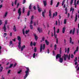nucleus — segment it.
<instances>
[{
    "label": "nucleus",
    "mask_w": 79,
    "mask_h": 79,
    "mask_svg": "<svg viewBox=\"0 0 79 79\" xmlns=\"http://www.w3.org/2000/svg\"><path fill=\"white\" fill-rule=\"evenodd\" d=\"M75 32V28H74L73 30H70V34H72H72L73 35H74V34Z\"/></svg>",
    "instance_id": "obj_5"
},
{
    "label": "nucleus",
    "mask_w": 79,
    "mask_h": 79,
    "mask_svg": "<svg viewBox=\"0 0 79 79\" xmlns=\"http://www.w3.org/2000/svg\"><path fill=\"white\" fill-rule=\"evenodd\" d=\"M21 41H19V45H21Z\"/></svg>",
    "instance_id": "obj_62"
},
{
    "label": "nucleus",
    "mask_w": 79,
    "mask_h": 79,
    "mask_svg": "<svg viewBox=\"0 0 79 79\" xmlns=\"http://www.w3.org/2000/svg\"><path fill=\"white\" fill-rule=\"evenodd\" d=\"M32 7V4H30V6H29V8L30 10H31V8Z\"/></svg>",
    "instance_id": "obj_37"
},
{
    "label": "nucleus",
    "mask_w": 79,
    "mask_h": 79,
    "mask_svg": "<svg viewBox=\"0 0 79 79\" xmlns=\"http://www.w3.org/2000/svg\"><path fill=\"white\" fill-rule=\"evenodd\" d=\"M25 10V7H24L23 8V13H24V10Z\"/></svg>",
    "instance_id": "obj_40"
},
{
    "label": "nucleus",
    "mask_w": 79,
    "mask_h": 79,
    "mask_svg": "<svg viewBox=\"0 0 79 79\" xmlns=\"http://www.w3.org/2000/svg\"><path fill=\"white\" fill-rule=\"evenodd\" d=\"M33 57L34 58L35 57V53H34L33 55Z\"/></svg>",
    "instance_id": "obj_36"
},
{
    "label": "nucleus",
    "mask_w": 79,
    "mask_h": 79,
    "mask_svg": "<svg viewBox=\"0 0 79 79\" xmlns=\"http://www.w3.org/2000/svg\"><path fill=\"white\" fill-rule=\"evenodd\" d=\"M65 53H66V52H67V53L68 54L69 53V48H68L67 49L66 48H65Z\"/></svg>",
    "instance_id": "obj_4"
},
{
    "label": "nucleus",
    "mask_w": 79,
    "mask_h": 79,
    "mask_svg": "<svg viewBox=\"0 0 79 79\" xmlns=\"http://www.w3.org/2000/svg\"><path fill=\"white\" fill-rule=\"evenodd\" d=\"M2 49V47L1 46H0V54L2 53V51H1V49Z\"/></svg>",
    "instance_id": "obj_51"
},
{
    "label": "nucleus",
    "mask_w": 79,
    "mask_h": 79,
    "mask_svg": "<svg viewBox=\"0 0 79 79\" xmlns=\"http://www.w3.org/2000/svg\"><path fill=\"white\" fill-rule=\"evenodd\" d=\"M37 7L39 12L40 13L41 11H42V9L40 8V7H39V5H37Z\"/></svg>",
    "instance_id": "obj_9"
},
{
    "label": "nucleus",
    "mask_w": 79,
    "mask_h": 79,
    "mask_svg": "<svg viewBox=\"0 0 79 79\" xmlns=\"http://www.w3.org/2000/svg\"><path fill=\"white\" fill-rule=\"evenodd\" d=\"M27 70L25 71L26 74L24 77V79H26L27 77V76L29 75V69L28 68H27Z\"/></svg>",
    "instance_id": "obj_2"
},
{
    "label": "nucleus",
    "mask_w": 79,
    "mask_h": 79,
    "mask_svg": "<svg viewBox=\"0 0 79 79\" xmlns=\"http://www.w3.org/2000/svg\"><path fill=\"white\" fill-rule=\"evenodd\" d=\"M58 23H59L58 25L60 26V21H59Z\"/></svg>",
    "instance_id": "obj_64"
},
{
    "label": "nucleus",
    "mask_w": 79,
    "mask_h": 79,
    "mask_svg": "<svg viewBox=\"0 0 79 79\" xmlns=\"http://www.w3.org/2000/svg\"><path fill=\"white\" fill-rule=\"evenodd\" d=\"M21 70H20L18 72V74H20L21 73Z\"/></svg>",
    "instance_id": "obj_52"
},
{
    "label": "nucleus",
    "mask_w": 79,
    "mask_h": 79,
    "mask_svg": "<svg viewBox=\"0 0 79 79\" xmlns=\"http://www.w3.org/2000/svg\"><path fill=\"white\" fill-rule=\"evenodd\" d=\"M25 48H26V46H25V45H23V46H22L21 48V51H23V50H24Z\"/></svg>",
    "instance_id": "obj_12"
},
{
    "label": "nucleus",
    "mask_w": 79,
    "mask_h": 79,
    "mask_svg": "<svg viewBox=\"0 0 79 79\" xmlns=\"http://www.w3.org/2000/svg\"><path fill=\"white\" fill-rule=\"evenodd\" d=\"M16 3H17V0H15V5H16Z\"/></svg>",
    "instance_id": "obj_58"
},
{
    "label": "nucleus",
    "mask_w": 79,
    "mask_h": 79,
    "mask_svg": "<svg viewBox=\"0 0 79 79\" xmlns=\"http://www.w3.org/2000/svg\"><path fill=\"white\" fill-rule=\"evenodd\" d=\"M54 50H56V44H55L54 45Z\"/></svg>",
    "instance_id": "obj_38"
},
{
    "label": "nucleus",
    "mask_w": 79,
    "mask_h": 79,
    "mask_svg": "<svg viewBox=\"0 0 79 79\" xmlns=\"http://www.w3.org/2000/svg\"><path fill=\"white\" fill-rule=\"evenodd\" d=\"M2 66L1 64H0V72H2V69H3V67H1Z\"/></svg>",
    "instance_id": "obj_25"
},
{
    "label": "nucleus",
    "mask_w": 79,
    "mask_h": 79,
    "mask_svg": "<svg viewBox=\"0 0 79 79\" xmlns=\"http://www.w3.org/2000/svg\"><path fill=\"white\" fill-rule=\"evenodd\" d=\"M73 1H74V0H71V1L70 2L71 5H72V4H73Z\"/></svg>",
    "instance_id": "obj_44"
},
{
    "label": "nucleus",
    "mask_w": 79,
    "mask_h": 79,
    "mask_svg": "<svg viewBox=\"0 0 79 79\" xmlns=\"http://www.w3.org/2000/svg\"><path fill=\"white\" fill-rule=\"evenodd\" d=\"M53 29H54V36L56 38V35L55 34L56 32H55V27H53Z\"/></svg>",
    "instance_id": "obj_10"
},
{
    "label": "nucleus",
    "mask_w": 79,
    "mask_h": 79,
    "mask_svg": "<svg viewBox=\"0 0 79 79\" xmlns=\"http://www.w3.org/2000/svg\"><path fill=\"white\" fill-rule=\"evenodd\" d=\"M70 43L71 44H74V42H72V38H71V37H70Z\"/></svg>",
    "instance_id": "obj_13"
},
{
    "label": "nucleus",
    "mask_w": 79,
    "mask_h": 79,
    "mask_svg": "<svg viewBox=\"0 0 79 79\" xmlns=\"http://www.w3.org/2000/svg\"><path fill=\"white\" fill-rule=\"evenodd\" d=\"M13 29L15 32H16V26H14Z\"/></svg>",
    "instance_id": "obj_24"
},
{
    "label": "nucleus",
    "mask_w": 79,
    "mask_h": 79,
    "mask_svg": "<svg viewBox=\"0 0 79 79\" xmlns=\"http://www.w3.org/2000/svg\"><path fill=\"white\" fill-rule=\"evenodd\" d=\"M10 46L11 47H13V44L12 43V41H10Z\"/></svg>",
    "instance_id": "obj_11"
},
{
    "label": "nucleus",
    "mask_w": 79,
    "mask_h": 79,
    "mask_svg": "<svg viewBox=\"0 0 79 79\" xmlns=\"http://www.w3.org/2000/svg\"><path fill=\"white\" fill-rule=\"evenodd\" d=\"M57 33H59L60 32V29H58L56 31Z\"/></svg>",
    "instance_id": "obj_41"
},
{
    "label": "nucleus",
    "mask_w": 79,
    "mask_h": 79,
    "mask_svg": "<svg viewBox=\"0 0 79 79\" xmlns=\"http://www.w3.org/2000/svg\"><path fill=\"white\" fill-rule=\"evenodd\" d=\"M32 45H33V43L32 42H31L30 44V45L31 46H32Z\"/></svg>",
    "instance_id": "obj_59"
},
{
    "label": "nucleus",
    "mask_w": 79,
    "mask_h": 79,
    "mask_svg": "<svg viewBox=\"0 0 79 79\" xmlns=\"http://www.w3.org/2000/svg\"><path fill=\"white\" fill-rule=\"evenodd\" d=\"M65 30H66V27H63V28H62V33L63 34H64V32H65Z\"/></svg>",
    "instance_id": "obj_16"
},
{
    "label": "nucleus",
    "mask_w": 79,
    "mask_h": 79,
    "mask_svg": "<svg viewBox=\"0 0 79 79\" xmlns=\"http://www.w3.org/2000/svg\"><path fill=\"white\" fill-rule=\"evenodd\" d=\"M65 1H66V0H63V2H62V6L64 5V2H65Z\"/></svg>",
    "instance_id": "obj_35"
},
{
    "label": "nucleus",
    "mask_w": 79,
    "mask_h": 79,
    "mask_svg": "<svg viewBox=\"0 0 79 79\" xmlns=\"http://www.w3.org/2000/svg\"><path fill=\"white\" fill-rule=\"evenodd\" d=\"M74 5L75 6V8H76V6H77V4L76 3V0H74Z\"/></svg>",
    "instance_id": "obj_22"
},
{
    "label": "nucleus",
    "mask_w": 79,
    "mask_h": 79,
    "mask_svg": "<svg viewBox=\"0 0 79 79\" xmlns=\"http://www.w3.org/2000/svg\"><path fill=\"white\" fill-rule=\"evenodd\" d=\"M67 20L66 19H64V24H66V22H67Z\"/></svg>",
    "instance_id": "obj_29"
},
{
    "label": "nucleus",
    "mask_w": 79,
    "mask_h": 79,
    "mask_svg": "<svg viewBox=\"0 0 79 79\" xmlns=\"http://www.w3.org/2000/svg\"><path fill=\"white\" fill-rule=\"evenodd\" d=\"M37 30L39 32H42V29L40 27H38L37 28Z\"/></svg>",
    "instance_id": "obj_7"
},
{
    "label": "nucleus",
    "mask_w": 79,
    "mask_h": 79,
    "mask_svg": "<svg viewBox=\"0 0 79 79\" xmlns=\"http://www.w3.org/2000/svg\"><path fill=\"white\" fill-rule=\"evenodd\" d=\"M36 42H34L33 44L34 46H35V45H36Z\"/></svg>",
    "instance_id": "obj_53"
},
{
    "label": "nucleus",
    "mask_w": 79,
    "mask_h": 79,
    "mask_svg": "<svg viewBox=\"0 0 79 79\" xmlns=\"http://www.w3.org/2000/svg\"><path fill=\"white\" fill-rule=\"evenodd\" d=\"M74 8H73V7H71L70 9V11H72V13H73V11H74Z\"/></svg>",
    "instance_id": "obj_26"
},
{
    "label": "nucleus",
    "mask_w": 79,
    "mask_h": 79,
    "mask_svg": "<svg viewBox=\"0 0 79 79\" xmlns=\"http://www.w3.org/2000/svg\"><path fill=\"white\" fill-rule=\"evenodd\" d=\"M23 34L25 37H26V35H25V28H24L22 30Z\"/></svg>",
    "instance_id": "obj_20"
},
{
    "label": "nucleus",
    "mask_w": 79,
    "mask_h": 79,
    "mask_svg": "<svg viewBox=\"0 0 79 79\" xmlns=\"http://www.w3.org/2000/svg\"><path fill=\"white\" fill-rule=\"evenodd\" d=\"M45 42L46 44L47 45H49V41H48V40H45Z\"/></svg>",
    "instance_id": "obj_15"
},
{
    "label": "nucleus",
    "mask_w": 79,
    "mask_h": 79,
    "mask_svg": "<svg viewBox=\"0 0 79 79\" xmlns=\"http://www.w3.org/2000/svg\"><path fill=\"white\" fill-rule=\"evenodd\" d=\"M68 58V55L66 54V55H64V60L66 61V58Z\"/></svg>",
    "instance_id": "obj_19"
},
{
    "label": "nucleus",
    "mask_w": 79,
    "mask_h": 79,
    "mask_svg": "<svg viewBox=\"0 0 79 79\" xmlns=\"http://www.w3.org/2000/svg\"><path fill=\"white\" fill-rule=\"evenodd\" d=\"M19 3H18L17 5V8H18V7L19 6Z\"/></svg>",
    "instance_id": "obj_55"
},
{
    "label": "nucleus",
    "mask_w": 79,
    "mask_h": 79,
    "mask_svg": "<svg viewBox=\"0 0 79 79\" xmlns=\"http://www.w3.org/2000/svg\"><path fill=\"white\" fill-rule=\"evenodd\" d=\"M25 2H26V0H24L23 2V4H24V3H25Z\"/></svg>",
    "instance_id": "obj_63"
},
{
    "label": "nucleus",
    "mask_w": 79,
    "mask_h": 79,
    "mask_svg": "<svg viewBox=\"0 0 79 79\" xmlns=\"http://www.w3.org/2000/svg\"><path fill=\"white\" fill-rule=\"evenodd\" d=\"M30 27L31 29H33V27H32V25H30Z\"/></svg>",
    "instance_id": "obj_39"
},
{
    "label": "nucleus",
    "mask_w": 79,
    "mask_h": 79,
    "mask_svg": "<svg viewBox=\"0 0 79 79\" xmlns=\"http://www.w3.org/2000/svg\"><path fill=\"white\" fill-rule=\"evenodd\" d=\"M10 72H11V70H9L8 71V74H10Z\"/></svg>",
    "instance_id": "obj_48"
},
{
    "label": "nucleus",
    "mask_w": 79,
    "mask_h": 79,
    "mask_svg": "<svg viewBox=\"0 0 79 79\" xmlns=\"http://www.w3.org/2000/svg\"><path fill=\"white\" fill-rule=\"evenodd\" d=\"M17 40L19 41H21V38L20 36H17Z\"/></svg>",
    "instance_id": "obj_21"
},
{
    "label": "nucleus",
    "mask_w": 79,
    "mask_h": 79,
    "mask_svg": "<svg viewBox=\"0 0 79 79\" xmlns=\"http://www.w3.org/2000/svg\"><path fill=\"white\" fill-rule=\"evenodd\" d=\"M3 23V21L2 20H0V26L2 25V24Z\"/></svg>",
    "instance_id": "obj_34"
},
{
    "label": "nucleus",
    "mask_w": 79,
    "mask_h": 79,
    "mask_svg": "<svg viewBox=\"0 0 79 79\" xmlns=\"http://www.w3.org/2000/svg\"><path fill=\"white\" fill-rule=\"evenodd\" d=\"M75 62H77V57H76L74 60Z\"/></svg>",
    "instance_id": "obj_54"
},
{
    "label": "nucleus",
    "mask_w": 79,
    "mask_h": 79,
    "mask_svg": "<svg viewBox=\"0 0 79 79\" xmlns=\"http://www.w3.org/2000/svg\"><path fill=\"white\" fill-rule=\"evenodd\" d=\"M45 38L44 37H43L42 38V40H41V42H43V41H44V40H45Z\"/></svg>",
    "instance_id": "obj_28"
},
{
    "label": "nucleus",
    "mask_w": 79,
    "mask_h": 79,
    "mask_svg": "<svg viewBox=\"0 0 79 79\" xmlns=\"http://www.w3.org/2000/svg\"><path fill=\"white\" fill-rule=\"evenodd\" d=\"M13 66V64H10V67L8 68H11L12 67V66Z\"/></svg>",
    "instance_id": "obj_31"
},
{
    "label": "nucleus",
    "mask_w": 79,
    "mask_h": 79,
    "mask_svg": "<svg viewBox=\"0 0 79 79\" xmlns=\"http://www.w3.org/2000/svg\"><path fill=\"white\" fill-rule=\"evenodd\" d=\"M68 59L69 60H70V54L69 55L68 57Z\"/></svg>",
    "instance_id": "obj_61"
},
{
    "label": "nucleus",
    "mask_w": 79,
    "mask_h": 79,
    "mask_svg": "<svg viewBox=\"0 0 79 79\" xmlns=\"http://www.w3.org/2000/svg\"><path fill=\"white\" fill-rule=\"evenodd\" d=\"M77 15H76V17H75V22L77 21Z\"/></svg>",
    "instance_id": "obj_33"
},
{
    "label": "nucleus",
    "mask_w": 79,
    "mask_h": 79,
    "mask_svg": "<svg viewBox=\"0 0 79 79\" xmlns=\"http://www.w3.org/2000/svg\"><path fill=\"white\" fill-rule=\"evenodd\" d=\"M33 23V21L32 20H31V22H30V24H32Z\"/></svg>",
    "instance_id": "obj_50"
},
{
    "label": "nucleus",
    "mask_w": 79,
    "mask_h": 79,
    "mask_svg": "<svg viewBox=\"0 0 79 79\" xmlns=\"http://www.w3.org/2000/svg\"><path fill=\"white\" fill-rule=\"evenodd\" d=\"M42 46H43V44H41L40 48V52H42V50L43 49V48L42 47Z\"/></svg>",
    "instance_id": "obj_18"
},
{
    "label": "nucleus",
    "mask_w": 79,
    "mask_h": 79,
    "mask_svg": "<svg viewBox=\"0 0 79 79\" xmlns=\"http://www.w3.org/2000/svg\"><path fill=\"white\" fill-rule=\"evenodd\" d=\"M57 16V12H55V13L53 14V18L55 17V16L56 17Z\"/></svg>",
    "instance_id": "obj_23"
},
{
    "label": "nucleus",
    "mask_w": 79,
    "mask_h": 79,
    "mask_svg": "<svg viewBox=\"0 0 79 79\" xmlns=\"http://www.w3.org/2000/svg\"><path fill=\"white\" fill-rule=\"evenodd\" d=\"M34 52H35L36 51H37V48H34Z\"/></svg>",
    "instance_id": "obj_45"
},
{
    "label": "nucleus",
    "mask_w": 79,
    "mask_h": 79,
    "mask_svg": "<svg viewBox=\"0 0 79 79\" xmlns=\"http://www.w3.org/2000/svg\"><path fill=\"white\" fill-rule=\"evenodd\" d=\"M52 4H53V0L51 1V5H52Z\"/></svg>",
    "instance_id": "obj_47"
},
{
    "label": "nucleus",
    "mask_w": 79,
    "mask_h": 79,
    "mask_svg": "<svg viewBox=\"0 0 79 79\" xmlns=\"http://www.w3.org/2000/svg\"><path fill=\"white\" fill-rule=\"evenodd\" d=\"M45 44H43V50H44V49H45Z\"/></svg>",
    "instance_id": "obj_32"
},
{
    "label": "nucleus",
    "mask_w": 79,
    "mask_h": 79,
    "mask_svg": "<svg viewBox=\"0 0 79 79\" xmlns=\"http://www.w3.org/2000/svg\"><path fill=\"white\" fill-rule=\"evenodd\" d=\"M34 35L35 36V39L36 41H37V39H38V37H37V36L36 34H34Z\"/></svg>",
    "instance_id": "obj_17"
},
{
    "label": "nucleus",
    "mask_w": 79,
    "mask_h": 79,
    "mask_svg": "<svg viewBox=\"0 0 79 79\" xmlns=\"http://www.w3.org/2000/svg\"><path fill=\"white\" fill-rule=\"evenodd\" d=\"M7 23H8V21L7 20H6L5 22V25L7 24Z\"/></svg>",
    "instance_id": "obj_56"
},
{
    "label": "nucleus",
    "mask_w": 79,
    "mask_h": 79,
    "mask_svg": "<svg viewBox=\"0 0 79 79\" xmlns=\"http://www.w3.org/2000/svg\"><path fill=\"white\" fill-rule=\"evenodd\" d=\"M49 16L50 18H52V14H51V11L50 10L49 11Z\"/></svg>",
    "instance_id": "obj_27"
},
{
    "label": "nucleus",
    "mask_w": 79,
    "mask_h": 79,
    "mask_svg": "<svg viewBox=\"0 0 79 79\" xmlns=\"http://www.w3.org/2000/svg\"><path fill=\"white\" fill-rule=\"evenodd\" d=\"M59 4H60V2H57L56 6V7H58V5H59Z\"/></svg>",
    "instance_id": "obj_42"
},
{
    "label": "nucleus",
    "mask_w": 79,
    "mask_h": 79,
    "mask_svg": "<svg viewBox=\"0 0 79 79\" xmlns=\"http://www.w3.org/2000/svg\"><path fill=\"white\" fill-rule=\"evenodd\" d=\"M18 48H21V45H18Z\"/></svg>",
    "instance_id": "obj_60"
},
{
    "label": "nucleus",
    "mask_w": 79,
    "mask_h": 79,
    "mask_svg": "<svg viewBox=\"0 0 79 79\" xmlns=\"http://www.w3.org/2000/svg\"><path fill=\"white\" fill-rule=\"evenodd\" d=\"M8 13V11H6L4 15L3 16V17L4 18H6V16H7Z\"/></svg>",
    "instance_id": "obj_6"
},
{
    "label": "nucleus",
    "mask_w": 79,
    "mask_h": 79,
    "mask_svg": "<svg viewBox=\"0 0 79 79\" xmlns=\"http://www.w3.org/2000/svg\"><path fill=\"white\" fill-rule=\"evenodd\" d=\"M61 55L60 54H57L56 56V59H58V58H60L59 59V62L60 63H62L63 62V58H61Z\"/></svg>",
    "instance_id": "obj_1"
},
{
    "label": "nucleus",
    "mask_w": 79,
    "mask_h": 79,
    "mask_svg": "<svg viewBox=\"0 0 79 79\" xmlns=\"http://www.w3.org/2000/svg\"><path fill=\"white\" fill-rule=\"evenodd\" d=\"M43 4L44 6H45L47 5V1L46 0H44L43 1Z\"/></svg>",
    "instance_id": "obj_14"
},
{
    "label": "nucleus",
    "mask_w": 79,
    "mask_h": 79,
    "mask_svg": "<svg viewBox=\"0 0 79 79\" xmlns=\"http://www.w3.org/2000/svg\"><path fill=\"white\" fill-rule=\"evenodd\" d=\"M21 9L20 8L19 9L18 11V13L19 14V16L18 18V19H20V16H21Z\"/></svg>",
    "instance_id": "obj_3"
},
{
    "label": "nucleus",
    "mask_w": 79,
    "mask_h": 79,
    "mask_svg": "<svg viewBox=\"0 0 79 79\" xmlns=\"http://www.w3.org/2000/svg\"><path fill=\"white\" fill-rule=\"evenodd\" d=\"M45 13V11H44V12H43V13H42V16H43V17H45V15H44Z\"/></svg>",
    "instance_id": "obj_30"
},
{
    "label": "nucleus",
    "mask_w": 79,
    "mask_h": 79,
    "mask_svg": "<svg viewBox=\"0 0 79 79\" xmlns=\"http://www.w3.org/2000/svg\"><path fill=\"white\" fill-rule=\"evenodd\" d=\"M33 19H34V16H31V20H32Z\"/></svg>",
    "instance_id": "obj_46"
},
{
    "label": "nucleus",
    "mask_w": 79,
    "mask_h": 79,
    "mask_svg": "<svg viewBox=\"0 0 79 79\" xmlns=\"http://www.w3.org/2000/svg\"><path fill=\"white\" fill-rule=\"evenodd\" d=\"M78 50H79V47H77L76 51H77H77H78Z\"/></svg>",
    "instance_id": "obj_49"
},
{
    "label": "nucleus",
    "mask_w": 79,
    "mask_h": 79,
    "mask_svg": "<svg viewBox=\"0 0 79 79\" xmlns=\"http://www.w3.org/2000/svg\"><path fill=\"white\" fill-rule=\"evenodd\" d=\"M3 31H4V32H6V25L4 24V26L2 28Z\"/></svg>",
    "instance_id": "obj_8"
},
{
    "label": "nucleus",
    "mask_w": 79,
    "mask_h": 79,
    "mask_svg": "<svg viewBox=\"0 0 79 79\" xmlns=\"http://www.w3.org/2000/svg\"><path fill=\"white\" fill-rule=\"evenodd\" d=\"M29 30H28L27 31H25V34H27L28 33V32H29Z\"/></svg>",
    "instance_id": "obj_43"
},
{
    "label": "nucleus",
    "mask_w": 79,
    "mask_h": 79,
    "mask_svg": "<svg viewBox=\"0 0 79 79\" xmlns=\"http://www.w3.org/2000/svg\"><path fill=\"white\" fill-rule=\"evenodd\" d=\"M16 64H17L16 63H15V64L14 65V68H15L16 66Z\"/></svg>",
    "instance_id": "obj_57"
}]
</instances>
